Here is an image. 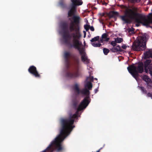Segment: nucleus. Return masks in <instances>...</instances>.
Listing matches in <instances>:
<instances>
[{"label": "nucleus", "mask_w": 152, "mask_h": 152, "mask_svg": "<svg viewBox=\"0 0 152 152\" xmlns=\"http://www.w3.org/2000/svg\"><path fill=\"white\" fill-rule=\"evenodd\" d=\"M143 66L144 65L142 62H139L135 65L133 64L129 66L127 69L129 73L136 79L139 76L138 73H142L143 72Z\"/></svg>", "instance_id": "6"}, {"label": "nucleus", "mask_w": 152, "mask_h": 152, "mask_svg": "<svg viewBox=\"0 0 152 152\" xmlns=\"http://www.w3.org/2000/svg\"><path fill=\"white\" fill-rule=\"evenodd\" d=\"M87 80H89L91 82L93 81L94 78L93 77H88L87 78Z\"/></svg>", "instance_id": "34"}, {"label": "nucleus", "mask_w": 152, "mask_h": 152, "mask_svg": "<svg viewBox=\"0 0 152 152\" xmlns=\"http://www.w3.org/2000/svg\"><path fill=\"white\" fill-rule=\"evenodd\" d=\"M142 79L146 82V83L151 80L150 78L148 76L146 75H144L142 76Z\"/></svg>", "instance_id": "21"}, {"label": "nucleus", "mask_w": 152, "mask_h": 152, "mask_svg": "<svg viewBox=\"0 0 152 152\" xmlns=\"http://www.w3.org/2000/svg\"><path fill=\"white\" fill-rule=\"evenodd\" d=\"M90 26L87 24L85 25L84 26V28L86 31H88L89 28Z\"/></svg>", "instance_id": "32"}, {"label": "nucleus", "mask_w": 152, "mask_h": 152, "mask_svg": "<svg viewBox=\"0 0 152 152\" xmlns=\"http://www.w3.org/2000/svg\"><path fill=\"white\" fill-rule=\"evenodd\" d=\"M121 47L123 49H125L127 47L125 45H123Z\"/></svg>", "instance_id": "38"}, {"label": "nucleus", "mask_w": 152, "mask_h": 152, "mask_svg": "<svg viewBox=\"0 0 152 152\" xmlns=\"http://www.w3.org/2000/svg\"><path fill=\"white\" fill-rule=\"evenodd\" d=\"M71 54L69 52L65 51L64 54V57L66 63L68 64L70 61V57Z\"/></svg>", "instance_id": "10"}, {"label": "nucleus", "mask_w": 152, "mask_h": 152, "mask_svg": "<svg viewBox=\"0 0 152 152\" xmlns=\"http://www.w3.org/2000/svg\"><path fill=\"white\" fill-rule=\"evenodd\" d=\"M108 35L106 33H104L102 36V39L100 40L102 42H103V41H108L110 39L109 37H108Z\"/></svg>", "instance_id": "13"}, {"label": "nucleus", "mask_w": 152, "mask_h": 152, "mask_svg": "<svg viewBox=\"0 0 152 152\" xmlns=\"http://www.w3.org/2000/svg\"><path fill=\"white\" fill-rule=\"evenodd\" d=\"M92 85L91 82L90 81L87 82L86 84L85 85V88H87L89 91L92 89Z\"/></svg>", "instance_id": "16"}, {"label": "nucleus", "mask_w": 152, "mask_h": 152, "mask_svg": "<svg viewBox=\"0 0 152 152\" xmlns=\"http://www.w3.org/2000/svg\"><path fill=\"white\" fill-rule=\"evenodd\" d=\"M59 4L62 8H65L66 7V5L63 0L60 1L59 2Z\"/></svg>", "instance_id": "17"}, {"label": "nucleus", "mask_w": 152, "mask_h": 152, "mask_svg": "<svg viewBox=\"0 0 152 152\" xmlns=\"http://www.w3.org/2000/svg\"><path fill=\"white\" fill-rule=\"evenodd\" d=\"M137 11V7H133L132 9H128L126 14L130 18L135 19L136 22L141 23L143 26L151 27L150 25L152 24V13H149L146 17L145 15L138 13Z\"/></svg>", "instance_id": "3"}, {"label": "nucleus", "mask_w": 152, "mask_h": 152, "mask_svg": "<svg viewBox=\"0 0 152 152\" xmlns=\"http://www.w3.org/2000/svg\"><path fill=\"white\" fill-rule=\"evenodd\" d=\"M117 48V50L118 52H121L122 51V50L121 49V47L119 45H118L116 46Z\"/></svg>", "instance_id": "33"}, {"label": "nucleus", "mask_w": 152, "mask_h": 152, "mask_svg": "<svg viewBox=\"0 0 152 152\" xmlns=\"http://www.w3.org/2000/svg\"><path fill=\"white\" fill-rule=\"evenodd\" d=\"M73 22H72L69 24L66 21L61 22L60 24L62 30V37L64 43L70 48L73 47L77 49L81 55L82 61L86 64L89 62L85 48H80V46L82 45L81 42L79 41L81 37L80 32L78 25L80 18L78 16L74 15L72 18Z\"/></svg>", "instance_id": "1"}, {"label": "nucleus", "mask_w": 152, "mask_h": 152, "mask_svg": "<svg viewBox=\"0 0 152 152\" xmlns=\"http://www.w3.org/2000/svg\"><path fill=\"white\" fill-rule=\"evenodd\" d=\"M147 96L148 97H150L152 99V93H147Z\"/></svg>", "instance_id": "36"}, {"label": "nucleus", "mask_w": 152, "mask_h": 152, "mask_svg": "<svg viewBox=\"0 0 152 152\" xmlns=\"http://www.w3.org/2000/svg\"><path fill=\"white\" fill-rule=\"evenodd\" d=\"M72 2L71 5L76 7L77 6L81 5L83 2L82 0H71Z\"/></svg>", "instance_id": "11"}, {"label": "nucleus", "mask_w": 152, "mask_h": 152, "mask_svg": "<svg viewBox=\"0 0 152 152\" xmlns=\"http://www.w3.org/2000/svg\"><path fill=\"white\" fill-rule=\"evenodd\" d=\"M128 9H132L129 8H127L125 11H124V14L123 15H121L120 16L121 19L123 21L124 23H130L132 22V20H134L135 22L137 23L136 24V26H139L140 24H142L140 23H138L136 22L135 19L130 18L128 17V15H126V11H127Z\"/></svg>", "instance_id": "7"}, {"label": "nucleus", "mask_w": 152, "mask_h": 152, "mask_svg": "<svg viewBox=\"0 0 152 152\" xmlns=\"http://www.w3.org/2000/svg\"><path fill=\"white\" fill-rule=\"evenodd\" d=\"M95 80H97V78H95Z\"/></svg>", "instance_id": "42"}, {"label": "nucleus", "mask_w": 152, "mask_h": 152, "mask_svg": "<svg viewBox=\"0 0 152 152\" xmlns=\"http://www.w3.org/2000/svg\"><path fill=\"white\" fill-rule=\"evenodd\" d=\"M76 8L74 6L71 5V9L68 12V16L69 17L74 15L76 10Z\"/></svg>", "instance_id": "12"}, {"label": "nucleus", "mask_w": 152, "mask_h": 152, "mask_svg": "<svg viewBox=\"0 0 152 152\" xmlns=\"http://www.w3.org/2000/svg\"><path fill=\"white\" fill-rule=\"evenodd\" d=\"M148 69H149L150 74L152 75V63L149 66Z\"/></svg>", "instance_id": "30"}, {"label": "nucleus", "mask_w": 152, "mask_h": 152, "mask_svg": "<svg viewBox=\"0 0 152 152\" xmlns=\"http://www.w3.org/2000/svg\"><path fill=\"white\" fill-rule=\"evenodd\" d=\"M128 1L132 3L135 4L140 2L141 0H128Z\"/></svg>", "instance_id": "28"}, {"label": "nucleus", "mask_w": 152, "mask_h": 152, "mask_svg": "<svg viewBox=\"0 0 152 152\" xmlns=\"http://www.w3.org/2000/svg\"><path fill=\"white\" fill-rule=\"evenodd\" d=\"M110 50L114 53L118 52V51L116 47H113L112 48L110 49Z\"/></svg>", "instance_id": "29"}, {"label": "nucleus", "mask_w": 152, "mask_h": 152, "mask_svg": "<svg viewBox=\"0 0 152 152\" xmlns=\"http://www.w3.org/2000/svg\"><path fill=\"white\" fill-rule=\"evenodd\" d=\"M72 58L74 62L75 67V70L68 71L66 73V77L70 79H75L80 76V73L79 71V58L76 55H72Z\"/></svg>", "instance_id": "4"}, {"label": "nucleus", "mask_w": 152, "mask_h": 152, "mask_svg": "<svg viewBox=\"0 0 152 152\" xmlns=\"http://www.w3.org/2000/svg\"><path fill=\"white\" fill-rule=\"evenodd\" d=\"M84 32H85V33H84V34H86V32H85V31H84Z\"/></svg>", "instance_id": "43"}, {"label": "nucleus", "mask_w": 152, "mask_h": 152, "mask_svg": "<svg viewBox=\"0 0 152 152\" xmlns=\"http://www.w3.org/2000/svg\"><path fill=\"white\" fill-rule=\"evenodd\" d=\"M116 43H117L116 42L115 40L111 42L110 44L112 46H113V47H114L116 45H117Z\"/></svg>", "instance_id": "31"}, {"label": "nucleus", "mask_w": 152, "mask_h": 152, "mask_svg": "<svg viewBox=\"0 0 152 152\" xmlns=\"http://www.w3.org/2000/svg\"><path fill=\"white\" fill-rule=\"evenodd\" d=\"M115 40L116 43H120L123 41V39L121 38L117 37L115 39Z\"/></svg>", "instance_id": "25"}, {"label": "nucleus", "mask_w": 152, "mask_h": 152, "mask_svg": "<svg viewBox=\"0 0 152 152\" xmlns=\"http://www.w3.org/2000/svg\"><path fill=\"white\" fill-rule=\"evenodd\" d=\"M98 91V89H95L94 90V92L95 93H96Z\"/></svg>", "instance_id": "39"}, {"label": "nucleus", "mask_w": 152, "mask_h": 152, "mask_svg": "<svg viewBox=\"0 0 152 152\" xmlns=\"http://www.w3.org/2000/svg\"><path fill=\"white\" fill-rule=\"evenodd\" d=\"M92 45L95 47H100L102 46V44L99 43H96L95 42H92L91 43Z\"/></svg>", "instance_id": "22"}, {"label": "nucleus", "mask_w": 152, "mask_h": 152, "mask_svg": "<svg viewBox=\"0 0 152 152\" xmlns=\"http://www.w3.org/2000/svg\"><path fill=\"white\" fill-rule=\"evenodd\" d=\"M134 29L132 27L131 28H129L128 29V31L129 32H132V33L133 32H134Z\"/></svg>", "instance_id": "35"}, {"label": "nucleus", "mask_w": 152, "mask_h": 152, "mask_svg": "<svg viewBox=\"0 0 152 152\" xmlns=\"http://www.w3.org/2000/svg\"><path fill=\"white\" fill-rule=\"evenodd\" d=\"M74 90L75 92L78 94H79L80 93V91L79 88L77 84H76L75 85L74 87Z\"/></svg>", "instance_id": "18"}, {"label": "nucleus", "mask_w": 152, "mask_h": 152, "mask_svg": "<svg viewBox=\"0 0 152 152\" xmlns=\"http://www.w3.org/2000/svg\"><path fill=\"white\" fill-rule=\"evenodd\" d=\"M78 103V101L76 99H73L72 101V105L73 108L75 109H77V105Z\"/></svg>", "instance_id": "19"}, {"label": "nucleus", "mask_w": 152, "mask_h": 152, "mask_svg": "<svg viewBox=\"0 0 152 152\" xmlns=\"http://www.w3.org/2000/svg\"><path fill=\"white\" fill-rule=\"evenodd\" d=\"M104 13H103L102 15H101L102 16H104Z\"/></svg>", "instance_id": "41"}, {"label": "nucleus", "mask_w": 152, "mask_h": 152, "mask_svg": "<svg viewBox=\"0 0 152 152\" xmlns=\"http://www.w3.org/2000/svg\"><path fill=\"white\" fill-rule=\"evenodd\" d=\"M80 93L83 94H84L86 96L85 97L84 99H85L87 97V100H88V102H89V103L90 102V101L89 100V95H90V91L89 90H88L87 88H85L84 89H83L82 90L80 91Z\"/></svg>", "instance_id": "9"}, {"label": "nucleus", "mask_w": 152, "mask_h": 152, "mask_svg": "<svg viewBox=\"0 0 152 152\" xmlns=\"http://www.w3.org/2000/svg\"><path fill=\"white\" fill-rule=\"evenodd\" d=\"M99 36H97L92 39H91V41L92 42H94L97 41L99 40Z\"/></svg>", "instance_id": "26"}, {"label": "nucleus", "mask_w": 152, "mask_h": 152, "mask_svg": "<svg viewBox=\"0 0 152 152\" xmlns=\"http://www.w3.org/2000/svg\"><path fill=\"white\" fill-rule=\"evenodd\" d=\"M101 149V148L100 149H99L98 151H97L96 152H100V149Z\"/></svg>", "instance_id": "40"}, {"label": "nucleus", "mask_w": 152, "mask_h": 152, "mask_svg": "<svg viewBox=\"0 0 152 152\" xmlns=\"http://www.w3.org/2000/svg\"><path fill=\"white\" fill-rule=\"evenodd\" d=\"M28 71L30 73L33 75L35 77L38 78H40L41 75L37 71L36 67L34 66H30L28 69Z\"/></svg>", "instance_id": "8"}, {"label": "nucleus", "mask_w": 152, "mask_h": 152, "mask_svg": "<svg viewBox=\"0 0 152 152\" xmlns=\"http://www.w3.org/2000/svg\"><path fill=\"white\" fill-rule=\"evenodd\" d=\"M147 34L146 33L142 34L140 35L137 39L133 43L132 48L133 50L136 51H141L145 50L146 48Z\"/></svg>", "instance_id": "5"}, {"label": "nucleus", "mask_w": 152, "mask_h": 152, "mask_svg": "<svg viewBox=\"0 0 152 152\" xmlns=\"http://www.w3.org/2000/svg\"><path fill=\"white\" fill-rule=\"evenodd\" d=\"M103 51L105 55H107L109 52V50L108 49L106 48H104L103 49Z\"/></svg>", "instance_id": "27"}, {"label": "nucleus", "mask_w": 152, "mask_h": 152, "mask_svg": "<svg viewBox=\"0 0 152 152\" xmlns=\"http://www.w3.org/2000/svg\"><path fill=\"white\" fill-rule=\"evenodd\" d=\"M139 88L142 91V92L144 94H146L147 93V91L144 87L142 86H138Z\"/></svg>", "instance_id": "23"}, {"label": "nucleus", "mask_w": 152, "mask_h": 152, "mask_svg": "<svg viewBox=\"0 0 152 152\" xmlns=\"http://www.w3.org/2000/svg\"><path fill=\"white\" fill-rule=\"evenodd\" d=\"M151 61V60L147 59L144 62V67L145 70L148 69L150 64Z\"/></svg>", "instance_id": "15"}, {"label": "nucleus", "mask_w": 152, "mask_h": 152, "mask_svg": "<svg viewBox=\"0 0 152 152\" xmlns=\"http://www.w3.org/2000/svg\"><path fill=\"white\" fill-rule=\"evenodd\" d=\"M89 104V102H88L87 97H86L83 100L76 109L77 111L73 115L69 114V117L67 118H62L61 119V129L60 134L51 142L49 146L43 152H45L46 150L48 149L50 151V152H52L53 151V148L52 147L53 145L54 146L55 148H57L58 151L62 149L61 143L75 127L73 124L75 119L78 117L79 111L86 108Z\"/></svg>", "instance_id": "2"}, {"label": "nucleus", "mask_w": 152, "mask_h": 152, "mask_svg": "<svg viewBox=\"0 0 152 152\" xmlns=\"http://www.w3.org/2000/svg\"><path fill=\"white\" fill-rule=\"evenodd\" d=\"M118 15V12L112 11L111 12V14H110V18H113L114 15Z\"/></svg>", "instance_id": "24"}, {"label": "nucleus", "mask_w": 152, "mask_h": 152, "mask_svg": "<svg viewBox=\"0 0 152 152\" xmlns=\"http://www.w3.org/2000/svg\"><path fill=\"white\" fill-rule=\"evenodd\" d=\"M145 58H152V50H149L146 51L144 53Z\"/></svg>", "instance_id": "14"}, {"label": "nucleus", "mask_w": 152, "mask_h": 152, "mask_svg": "<svg viewBox=\"0 0 152 152\" xmlns=\"http://www.w3.org/2000/svg\"><path fill=\"white\" fill-rule=\"evenodd\" d=\"M147 87L148 88H152V82L151 80H149L146 83Z\"/></svg>", "instance_id": "20"}, {"label": "nucleus", "mask_w": 152, "mask_h": 152, "mask_svg": "<svg viewBox=\"0 0 152 152\" xmlns=\"http://www.w3.org/2000/svg\"><path fill=\"white\" fill-rule=\"evenodd\" d=\"M89 28L92 31H94V28L93 26H90Z\"/></svg>", "instance_id": "37"}]
</instances>
